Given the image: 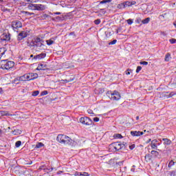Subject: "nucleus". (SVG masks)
<instances>
[{"instance_id":"nucleus-1","label":"nucleus","mask_w":176,"mask_h":176,"mask_svg":"<svg viewBox=\"0 0 176 176\" xmlns=\"http://www.w3.org/2000/svg\"><path fill=\"white\" fill-rule=\"evenodd\" d=\"M56 141L60 142V144H63L64 145H72L74 140L71 138L65 135H58L56 138Z\"/></svg>"},{"instance_id":"nucleus-2","label":"nucleus","mask_w":176,"mask_h":176,"mask_svg":"<svg viewBox=\"0 0 176 176\" xmlns=\"http://www.w3.org/2000/svg\"><path fill=\"white\" fill-rule=\"evenodd\" d=\"M38 76V74L36 73H29L19 77L18 80L21 82H27L28 80H34V79H37Z\"/></svg>"},{"instance_id":"nucleus-3","label":"nucleus","mask_w":176,"mask_h":176,"mask_svg":"<svg viewBox=\"0 0 176 176\" xmlns=\"http://www.w3.org/2000/svg\"><path fill=\"white\" fill-rule=\"evenodd\" d=\"M14 67V62L12 60H3L0 61V68L1 69H12Z\"/></svg>"},{"instance_id":"nucleus-4","label":"nucleus","mask_w":176,"mask_h":176,"mask_svg":"<svg viewBox=\"0 0 176 176\" xmlns=\"http://www.w3.org/2000/svg\"><path fill=\"white\" fill-rule=\"evenodd\" d=\"M107 97L110 98L112 101H119L120 100V93H119L118 91H108L107 92Z\"/></svg>"},{"instance_id":"nucleus-5","label":"nucleus","mask_w":176,"mask_h":176,"mask_svg":"<svg viewBox=\"0 0 176 176\" xmlns=\"http://www.w3.org/2000/svg\"><path fill=\"white\" fill-rule=\"evenodd\" d=\"M124 147V144H122L121 142H117L112 143L109 145V150L111 152H118V151H120V149Z\"/></svg>"},{"instance_id":"nucleus-6","label":"nucleus","mask_w":176,"mask_h":176,"mask_svg":"<svg viewBox=\"0 0 176 176\" xmlns=\"http://www.w3.org/2000/svg\"><path fill=\"white\" fill-rule=\"evenodd\" d=\"M30 10H45L46 8L42 4H32L30 3L28 6Z\"/></svg>"},{"instance_id":"nucleus-7","label":"nucleus","mask_w":176,"mask_h":176,"mask_svg":"<svg viewBox=\"0 0 176 176\" xmlns=\"http://www.w3.org/2000/svg\"><path fill=\"white\" fill-rule=\"evenodd\" d=\"M80 122L85 126H91L93 124V120L89 117H82L80 118Z\"/></svg>"},{"instance_id":"nucleus-8","label":"nucleus","mask_w":176,"mask_h":176,"mask_svg":"<svg viewBox=\"0 0 176 176\" xmlns=\"http://www.w3.org/2000/svg\"><path fill=\"white\" fill-rule=\"evenodd\" d=\"M21 27H23V24L20 21H14L12 22V28H13L14 31L19 30V28H21Z\"/></svg>"},{"instance_id":"nucleus-9","label":"nucleus","mask_w":176,"mask_h":176,"mask_svg":"<svg viewBox=\"0 0 176 176\" xmlns=\"http://www.w3.org/2000/svg\"><path fill=\"white\" fill-rule=\"evenodd\" d=\"M28 36V32L27 31H23L18 35V41H23L24 38H27Z\"/></svg>"},{"instance_id":"nucleus-10","label":"nucleus","mask_w":176,"mask_h":176,"mask_svg":"<svg viewBox=\"0 0 176 176\" xmlns=\"http://www.w3.org/2000/svg\"><path fill=\"white\" fill-rule=\"evenodd\" d=\"M1 41H10V35L8 33H3L0 36Z\"/></svg>"},{"instance_id":"nucleus-11","label":"nucleus","mask_w":176,"mask_h":176,"mask_svg":"<svg viewBox=\"0 0 176 176\" xmlns=\"http://www.w3.org/2000/svg\"><path fill=\"white\" fill-rule=\"evenodd\" d=\"M159 145H160V143L157 142V140H153L151 141V146L153 149H157Z\"/></svg>"},{"instance_id":"nucleus-12","label":"nucleus","mask_w":176,"mask_h":176,"mask_svg":"<svg viewBox=\"0 0 176 176\" xmlns=\"http://www.w3.org/2000/svg\"><path fill=\"white\" fill-rule=\"evenodd\" d=\"M131 135L132 137H140V135H144V132L137 131H131Z\"/></svg>"},{"instance_id":"nucleus-13","label":"nucleus","mask_w":176,"mask_h":176,"mask_svg":"<svg viewBox=\"0 0 176 176\" xmlns=\"http://www.w3.org/2000/svg\"><path fill=\"white\" fill-rule=\"evenodd\" d=\"M45 69H46V63H41L36 68L37 71H45Z\"/></svg>"},{"instance_id":"nucleus-14","label":"nucleus","mask_w":176,"mask_h":176,"mask_svg":"<svg viewBox=\"0 0 176 176\" xmlns=\"http://www.w3.org/2000/svg\"><path fill=\"white\" fill-rule=\"evenodd\" d=\"M136 2L135 1H125L124 2V5L125 8H129L130 6H133V5H135Z\"/></svg>"},{"instance_id":"nucleus-15","label":"nucleus","mask_w":176,"mask_h":176,"mask_svg":"<svg viewBox=\"0 0 176 176\" xmlns=\"http://www.w3.org/2000/svg\"><path fill=\"white\" fill-rule=\"evenodd\" d=\"M45 57H46V54L42 53L34 56V58L36 60H42V58H45Z\"/></svg>"},{"instance_id":"nucleus-16","label":"nucleus","mask_w":176,"mask_h":176,"mask_svg":"<svg viewBox=\"0 0 176 176\" xmlns=\"http://www.w3.org/2000/svg\"><path fill=\"white\" fill-rule=\"evenodd\" d=\"M75 79V77H71L70 78H67L65 80H61L60 82L62 83H69V82H72Z\"/></svg>"},{"instance_id":"nucleus-17","label":"nucleus","mask_w":176,"mask_h":176,"mask_svg":"<svg viewBox=\"0 0 176 176\" xmlns=\"http://www.w3.org/2000/svg\"><path fill=\"white\" fill-rule=\"evenodd\" d=\"M5 53H6V48L5 47H1L0 48V58L5 55Z\"/></svg>"},{"instance_id":"nucleus-18","label":"nucleus","mask_w":176,"mask_h":176,"mask_svg":"<svg viewBox=\"0 0 176 176\" xmlns=\"http://www.w3.org/2000/svg\"><path fill=\"white\" fill-rule=\"evenodd\" d=\"M9 112L5 111H0V116H9Z\"/></svg>"},{"instance_id":"nucleus-19","label":"nucleus","mask_w":176,"mask_h":176,"mask_svg":"<svg viewBox=\"0 0 176 176\" xmlns=\"http://www.w3.org/2000/svg\"><path fill=\"white\" fill-rule=\"evenodd\" d=\"M162 141H164V144H165L166 145H170L171 144V140L167 138L162 139Z\"/></svg>"},{"instance_id":"nucleus-20","label":"nucleus","mask_w":176,"mask_h":176,"mask_svg":"<svg viewBox=\"0 0 176 176\" xmlns=\"http://www.w3.org/2000/svg\"><path fill=\"white\" fill-rule=\"evenodd\" d=\"M46 42H47V45H48V46H51V45H53V43H54V41L53 40V38L47 40Z\"/></svg>"},{"instance_id":"nucleus-21","label":"nucleus","mask_w":176,"mask_h":176,"mask_svg":"<svg viewBox=\"0 0 176 176\" xmlns=\"http://www.w3.org/2000/svg\"><path fill=\"white\" fill-rule=\"evenodd\" d=\"M151 21V18H146L142 21V24H148Z\"/></svg>"},{"instance_id":"nucleus-22","label":"nucleus","mask_w":176,"mask_h":176,"mask_svg":"<svg viewBox=\"0 0 176 176\" xmlns=\"http://www.w3.org/2000/svg\"><path fill=\"white\" fill-rule=\"evenodd\" d=\"M170 60H171V54H167L165 56V61H169Z\"/></svg>"},{"instance_id":"nucleus-23","label":"nucleus","mask_w":176,"mask_h":176,"mask_svg":"<svg viewBox=\"0 0 176 176\" xmlns=\"http://www.w3.org/2000/svg\"><path fill=\"white\" fill-rule=\"evenodd\" d=\"M151 155L155 156V157H157V156H159V152L157 151H151Z\"/></svg>"},{"instance_id":"nucleus-24","label":"nucleus","mask_w":176,"mask_h":176,"mask_svg":"<svg viewBox=\"0 0 176 176\" xmlns=\"http://www.w3.org/2000/svg\"><path fill=\"white\" fill-rule=\"evenodd\" d=\"M124 8H126L124 6V3H122L118 5V9H124Z\"/></svg>"},{"instance_id":"nucleus-25","label":"nucleus","mask_w":176,"mask_h":176,"mask_svg":"<svg viewBox=\"0 0 176 176\" xmlns=\"http://www.w3.org/2000/svg\"><path fill=\"white\" fill-rule=\"evenodd\" d=\"M174 164H175V162H174V161L171 160L170 161L169 164H168V167L171 168L173 167V166H174Z\"/></svg>"},{"instance_id":"nucleus-26","label":"nucleus","mask_w":176,"mask_h":176,"mask_svg":"<svg viewBox=\"0 0 176 176\" xmlns=\"http://www.w3.org/2000/svg\"><path fill=\"white\" fill-rule=\"evenodd\" d=\"M21 146V141H17L15 143L16 148H20Z\"/></svg>"},{"instance_id":"nucleus-27","label":"nucleus","mask_w":176,"mask_h":176,"mask_svg":"<svg viewBox=\"0 0 176 176\" xmlns=\"http://www.w3.org/2000/svg\"><path fill=\"white\" fill-rule=\"evenodd\" d=\"M126 23L129 25H131V24H133V23H134V21L131 19H129L128 20H126Z\"/></svg>"},{"instance_id":"nucleus-28","label":"nucleus","mask_w":176,"mask_h":176,"mask_svg":"<svg viewBox=\"0 0 176 176\" xmlns=\"http://www.w3.org/2000/svg\"><path fill=\"white\" fill-rule=\"evenodd\" d=\"M38 94H39V91H33L32 96L33 97H36V96H38Z\"/></svg>"},{"instance_id":"nucleus-29","label":"nucleus","mask_w":176,"mask_h":176,"mask_svg":"<svg viewBox=\"0 0 176 176\" xmlns=\"http://www.w3.org/2000/svg\"><path fill=\"white\" fill-rule=\"evenodd\" d=\"M42 146H43V143L42 142H39L36 145V148H42Z\"/></svg>"},{"instance_id":"nucleus-30","label":"nucleus","mask_w":176,"mask_h":176,"mask_svg":"<svg viewBox=\"0 0 176 176\" xmlns=\"http://www.w3.org/2000/svg\"><path fill=\"white\" fill-rule=\"evenodd\" d=\"M114 138L120 139V138H123V137L120 134H116L114 135Z\"/></svg>"},{"instance_id":"nucleus-31","label":"nucleus","mask_w":176,"mask_h":176,"mask_svg":"<svg viewBox=\"0 0 176 176\" xmlns=\"http://www.w3.org/2000/svg\"><path fill=\"white\" fill-rule=\"evenodd\" d=\"M108 2H111V0H103V1H101L100 3L101 4L108 3Z\"/></svg>"},{"instance_id":"nucleus-32","label":"nucleus","mask_w":176,"mask_h":176,"mask_svg":"<svg viewBox=\"0 0 176 176\" xmlns=\"http://www.w3.org/2000/svg\"><path fill=\"white\" fill-rule=\"evenodd\" d=\"M89 175H89V173L86 172L80 173V176H89Z\"/></svg>"},{"instance_id":"nucleus-33","label":"nucleus","mask_w":176,"mask_h":176,"mask_svg":"<svg viewBox=\"0 0 176 176\" xmlns=\"http://www.w3.org/2000/svg\"><path fill=\"white\" fill-rule=\"evenodd\" d=\"M94 23L96 25H98V24H100V23H101V20L100 19H96L94 21Z\"/></svg>"},{"instance_id":"nucleus-34","label":"nucleus","mask_w":176,"mask_h":176,"mask_svg":"<svg viewBox=\"0 0 176 176\" xmlns=\"http://www.w3.org/2000/svg\"><path fill=\"white\" fill-rule=\"evenodd\" d=\"M141 69H142V67H141V66H138L136 69V74H138Z\"/></svg>"},{"instance_id":"nucleus-35","label":"nucleus","mask_w":176,"mask_h":176,"mask_svg":"<svg viewBox=\"0 0 176 176\" xmlns=\"http://www.w3.org/2000/svg\"><path fill=\"white\" fill-rule=\"evenodd\" d=\"M87 112L89 115H91V116H96L91 110H88Z\"/></svg>"},{"instance_id":"nucleus-36","label":"nucleus","mask_w":176,"mask_h":176,"mask_svg":"<svg viewBox=\"0 0 176 176\" xmlns=\"http://www.w3.org/2000/svg\"><path fill=\"white\" fill-rule=\"evenodd\" d=\"M169 42H170V43L174 44L176 43V39L175 38H171L169 40Z\"/></svg>"},{"instance_id":"nucleus-37","label":"nucleus","mask_w":176,"mask_h":176,"mask_svg":"<svg viewBox=\"0 0 176 176\" xmlns=\"http://www.w3.org/2000/svg\"><path fill=\"white\" fill-rule=\"evenodd\" d=\"M116 42H118L117 40H113V41H111L110 43H109V45H116Z\"/></svg>"},{"instance_id":"nucleus-38","label":"nucleus","mask_w":176,"mask_h":176,"mask_svg":"<svg viewBox=\"0 0 176 176\" xmlns=\"http://www.w3.org/2000/svg\"><path fill=\"white\" fill-rule=\"evenodd\" d=\"M140 64L141 65H148V62H146V61H141V62L140 63Z\"/></svg>"},{"instance_id":"nucleus-39","label":"nucleus","mask_w":176,"mask_h":176,"mask_svg":"<svg viewBox=\"0 0 176 176\" xmlns=\"http://www.w3.org/2000/svg\"><path fill=\"white\" fill-rule=\"evenodd\" d=\"M133 72L131 69H128L127 71L125 72L126 75H130Z\"/></svg>"},{"instance_id":"nucleus-40","label":"nucleus","mask_w":176,"mask_h":176,"mask_svg":"<svg viewBox=\"0 0 176 176\" xmlns=\"http://www.w3.org/2000/svg\"><path fill=\"white\" fill-rule=\"evenodd\" d=\"M134 148H135V144H131L129 146V149H131V151H133V149H134Z\"/></svg>"},{"instance_id":"nucleus-41","label":"nucleus","mask_w":176,"mask_h":176,"mask_svg":"<svg viewBox=\"0 0 176 176\" xmlns=\"http://www.w3.org/2000/svg\"><path fill=\"white\" fill-rule=\"evenodd\" d=\"M47 91H43V92H41V96H47Z\"/></svg>"},{"instance_id":"nucleus-42","label":"nucleus","mask_w":176,"mask_h":176,"mask_svg":"<svg viewBox=\"0 0 176 176\" xmlns=\"http://www.w3.org/2000/svg\"><path fill=\"white\" fill-rule=\"evenodd\" d=\"M146 160H151V155H145Z\"/></svg>"},{"instance_id":"nucleus-43","label":"nucleus","mask_w":176,"mask_h":176,"mask_svg":"<svg viewBox=\"0 0 176 176\" xmlns=\"http://www.w3.org/2000/svg\"><path fill=\"white\" fill-rule=\"evenodd\" d=\"M94 122H100V118L98 117L94 118Z\"/></svg>"},{"instance_id":"nucleus-44","label":"nucleus","mask_w":176,"mask_h":176,"mask_svg":"<svg viewBox=\"0 0 176 176\" xmlns=\"http://www.w3.org/2000/svg\"><path fill=\"white\" fill-rule=\"evenodd\" d=\"M63 19H64L63 16H62V17L61 16H57L56 17V20H63Z\"/></svg>"},{"instance_id":"nucleus-45","label":"nucleus","mask_w":176,"mask_h":176,"mask_svg":"<svg viewBox=\"0 0 176 176\" xmlns=\"http://www.w3.org/2000/svg\"><path fill=\"white\" fill-rule=\"evenodd\" d=\"M36 42H39L40 43H38V45H40V46H42V42H41V38H37Z\"/></svg>"},{"instance_id":"nucleus-46","label":"nucleus","mask_w":176,"mask_h":176,"mask_svg":"<svg viewBox=\"0 0 176 176\" xmlns=\"http://www.w3.org/2000/svg\"><path fill=\"white\" fill-rule=\"evenodd\" d=\"M75 176H80V173L79 172H76L74 174Z\"/></svg>"},{"instance_id":"nucleus-47","label":"nucleus","mask_w":176,"mask_h":176,"mask_svg":"<svg viewBox=\"0 0 176 176\" xmlns=\"http://www.w3.org/2000/svg\"><path fill=\"white\" fill-rule=\"evenodd\" d=\"M32 3H36V0H32L30 1Z\"/></svg>"},{"instance_id":"nucleus-48","label":"nucleus","mask_w":176,"mask_h":176,"mask_svg":"<svg viewBox=\"0 0 176 176\" xmlns=\"http://www.w3.org/2000/svg\"><path fill=\"white\" fill-rule=\"evenodd\" d=\"M149 142H152V140L151 139H148L146 142L147 144H149Z\"/></svg>"},{"instance_id":"nucleus-49","label":"nucleus","mask_w":176,"mask_h":176,"mask_svg":"<svg viewBox=\"0 0 176 176\" xmlns=\"http://www.w3.org/2000/svg\"><path fill=\"white\" fill-rule=\"evenodd\" d=\"M3 93V90L2 89V88H0V94H2Z\"/></svg>"},{"instance_id":"nucleus-50","label":"nucleus","mask_w":176,"mask_h":176,"mask_svg":"<svg viewBox=\"0 0 176 176\" xmlns=\"http://www.w3.org/2000/svg\"><path fill=\"white\" fill-rule=\"evenodd\" d=\"M26 14H29L30 16H31L32 14H34V13H30V12H26Z\"/></svg>"},{"instance_id":"nucleus-51","label":"nucleus","mask_w":176,"mask_h":176,"mask_svg":"<svg viewBox=\"0 0 176 176\" xmlns=\"http://www.w3.org/2000/svg\"><path fill=\"white\" fill-rule=\"evenodd\" d=\"M173 174H175V171L173 170L170 172V175H173Z\"/></svg>"},{"instance_id":"nucleus-52","label":"nucleus","mask_w":176,"mask_h":176,"mask_svg":"<svg viewBox=\"0 0 176 176\" xmlns=\"http://www.w3.org/2000/svg\"><path fill=\"white\" fill-rule=\"evenodd\" d=\"M57 174H63V171L59 170V171H58Z\"/></svg>"},{"instance_id":"nucleus-53","label":"nucleus","mask_w":176,"mask_h":176,"mask_svg":"<svg viewBox=\"0 0 176 176\" xmlns=\"http://www.w3.org/2000/svg\"><path fill=\"white\" fill-rule=\"evenodd\" d=\"M54 14H61V12H54Z\"/></svg>"},{"instance_id":"nucleus-54","label":"nucleus","mask_w":176,"mask_h":176,"mask_svg":"<svg viewBox=\"0 0 176 176\" xmlns=\"http://www.w3.org/2000/svg\"><path fill=\"white\" fill-rule=\"evenodd\" d=\"M141 19H138L137 21H136V23H138V24H140V21Z\"/></svg>"},{"instance_id":"nucleus-55","label":"nucleus","mask_w":176,"mask_h":176,"mask_svg":"<svg viewBox=\"0 0 176 176\" xmlns=\"http://www.w3.org/2000/svg\"><path fill=\"white\" fill-rule=\"evenodd\" d=\"M140 119V117L139 116H137L136 117V120H138Z\"/></svg>"},{"instance_id":"nucleus-56","label":"nucleus","mask_w":176,"mask_h":176,"mask_svg":"<svg viewBox=\"0 0 176 176\" xmlns=\"http://www.w3.org/2000/svg\"><path fill=\"white\" fill-rule=\"evenodd\" d=\"M170 97H173V96H174V94H170Z\"/></svg>"},{"instance_id":"nucleus-57","label":"nucleus","mask_w":176,"mask_h":176,"mask_svg":"<svg viewBox=\"0 0 176 176\" xmlns=\"http://www.w3.org/2000/svg\"><path fill=\"white\" fill-rule=\"evenodd\" d=\"M50 171H53V168H51V169L50 170Z\"/></svg>"},{"instance_id":"nucleus-58","label":"nucleus","mask_w":176,"mask_h":176,"mask_svg":"<svg viewBox=\"0 0 176 176\" xmlns=\"http://www.w3.org/2000/svg\"><path fill=\"white\" fill-rule=\"evenodd\" d=\"M0 134H2V130L0 129Z\"/></svg>"},{"instance_id":"nucleus-59","label":"nucleus","mask_w":176,"mask_h":176,"mask_svg":"<svg viewBox=\"0 0 176 176\" xmlns=\"http://www.w3.org/2000/svg\"><path fill=\"white\" fill-rule=\"evenodd\" d=\"M131 170L133 171V172H134V169H133V168H131Z\"/></svg>"},{"instance_id":"nucleus-60","label":"nucleus","mask_w":176,"mask_h":176,"mask_svg":"<svg viewBox=\"0 0 176 176\" xmlns=\"http://www.w3.org/2000/svg\"><path fill=\"white\" fill-rule=\"evenodd\" d=\"M27 1V2H30V1H32V0H26Z\"/></svg>"},{"instance_id":"nucleus-61","label":"nucleus","mask_w":176,"mask_h":176,"mask_svg":"<svg viewBox=\"0 0 176 176\" xmlns=\"http://www.w3.org/2000/svg\"><path fill=\"white\" fill-rule=\"evenodd\" d=\"M30 57H34V55H31Z\"/></svg>"}]
</instances>
